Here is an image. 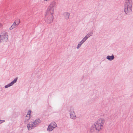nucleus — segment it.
Listing matches in <instances>:
<instances>
[{
    "mask_svg": "<svg viewBox=\"0 0 133 133\" xmlns=\"http://www.w3.org/2000/svg\"><path fill=\"white\" fill-rule=\"evenodd\" d=\"M105 121V120L104 119L100 118L98 119L91 127V131L92 132L96 130L98 132L101 130L103 127Z\"/></svg>",
    "mask_w": 133,
    "mask_h": 133,
    "instance_id": "obj_1",
    "label": "nucleus"
},
{
    "mask_svg": "<svg viewBox=\"0 0 133 133\" xmlns=\"http://www.w3.org/2000/svg\"><path fill=\"white\" fill-rule=\"evenodd\" d=\"M133 2L132 0H125L124 5V11L125 13L129 15L132 11Z\"/></svg>",
    "mask_w": 133,
    "mask_h": 133,
    "instance_id": "obj_2",
    "label": "nucleus"
},
{
    "mask_svg": "<svg viewBox=\"0 0 133 133\" xmlns=\"http://www.w3.org/2000/svg\"><path fill=\"white\" fill-rule=\"evenodd\" d=\"M41 122V120L38 119L29 122L27 124V127L29 130H30L39 125Z\"/></svg>",
    "mask_w": 133,
    "mask_h": 133,
    "instance_id": "obj_3",
    "label": "nucleus"
},
{
    "mask_svg": "<svg viewBox=\"0 0 133 133\" xmlns=\"http://www.w3.org/2000/svg\"><path fill=\"white\" fill-rule=\"evenodd\" d=\"M54 19V12L47 11L45 16V20L48 23H50L53 21Z\"/></svg>",
    "mask_w": 133,
    "mask_h": 133,
    "instance_id": "obj_4",
    "label": "nucleus"
},
{
    "mask_svg": "<svg viewBox=\"0 0 133 133\" xmlns=\"http://www.w3.org/2000/svg\"><path fill=\"white\" fill-rule=\"evenodd\" d=\"M8 40V36L7 33L5 31L2 32L1 34L0 41L1 42H7Z\"/></svg>",
    "mask_w": 133,
    "mask_h": 133,
    "instance_id": "obj_5",
    "label": "nucleus"
},
{
    "mask_svg": "<svg viewBox=\"0 0 133 133\" xmlns=\"http://www.w3.org/2000/svg\"><path fill=\"white\" fill-rule=\"evenodd\" d=\"M56 5V2L53 1L51 2L50 6L48 7L47 11L51 13L54 12V10Z\"/></svg>",
    "mask_w": 133,
    "mask_h": 133,
    "instance_id": "obj_6",
    "label": "nucleus"
},
{
    "mask_svg": "<svg viewBox=\"0 0 133 133\" xmlns=\"http://www.w3.org/2000/svg\"><path fill=\"white\" fill-rule=\"evenodd\" d=\"M57 126V124L55 122H52L48 125V127L47 129V130L48 131H51L53 130L54 129L56 128Z\"/></svg>",
    "mask_w": 133,
    "mask_h": 133,
    "instance_id": "obj_7",
    "label": "nucleus"
},
{
    "mask_svg": "<svg viewBox=\"0 0 133 133\" xmlns=\"http://www.w3.org/2000/svg\"><path fill=\"white\" fill-rule=\"evenodd\" d=\"M69 112L70 118L73 119H76V116L74 109L72 108H71L69 110Z\"/></svg>",
    "mask_w": 133,
    "mask_h": 133,
    "instance_id": "obj_8",
    "label": "nucleus"
},
{
    "mask_svg": "<svg viewBox=\"0 0 133 133\" xmlns=\"http://www.w3.org/2000/svg\"><path fill=\"white\" fill-rule=\"evenodd\" d=\"M31 112V111L30 110H29L27 114L25 117V122H27L30 118V116Z\"/></svg>",
    "mask_w": 133,
    "mask_h": 133,
    "instance_id": "obj_9",
    "label": "nucleus"
},
{
    "mask_svg": "<svg viewBox=\"0 0 133 133\" xmlns=\"http://www.w3.org/2000/svg\"><path fill=\"white\" fill-rule=\"evenodd\" d=\"M17 81V78H16L14 79L10 83L5 86V88H8L12 86L14 83H16Z\"/></svg>",
    "mask_w": 133,
    "mask_h": 133,
    "instance_id": "obj_10",
    "label": "nucleus"
},
{
    "mask_svg": "<svg viewBox=\"0 0 133 133\" xmlns=\"http://www.w3.org/2000/svg\"><path fill=\"white\" fill-rule=\"evenodd\" d=\"M63 15L65 19L68 20L69 18L70 13L68 12H65L63 13Z\"/></svg>",
    "mask_w": 133,
    "mask_h": 133,
    "instance_id": "obj_11",
    "label": "nucleus"
},
{
    "mask_svg": "<svg viewBox=\"0 0 133 133\" xmlns=\"http://www.w3.org/2000/svg\"><path fill=\"white\" fill-rule=\"evenodd\" d=\"M114 56L113 54L111 56H107L106 57L107 59L109 61H112L114 59Z\"/></svg>",
    "mask_w": 133,
    "mask_h": 133,
    "instance_id": "obj_12",
    "label": "nucleus"
},
{
    "mask_svg": "<svg viewBox=\"0 0 133 133\" xmlns=\"http://www.w3.org/2000/svg\"><path fill=\"white\" fill-rule=\"evenodd\" d=\"M16 21H15L13 23L12 25L9 28V30H11L13 29L14 28L16 27Z\"/></svg>",
    "mask_w": 133,
    "mask_h": 133,
    "instance_id": "obj_13",
    "label": "nucleus"
},
{
    "mask_svg": "<svg viewBox=\"0 0 133 133\" xmlns=\"http://www.w3.org/2000/svg\"><path fill=\"white\" fill-rule=\"evenodd\" d=\"M93 34V33L92 32H91L88 33V34L85 36L88 39V38L90 37V36H91Z\"/></svg>",
    "mask_w": 133,
    "mask_h": 133,
    "instance_id": "obj_14",
    "label": "nucleus"
},
{
    "mask_svg": "<svg viewBox=\"0 0 133 133\" xmlns=\"http://www.w3.org/2000/svg\"><path fill=\"white\" fill-rule=\"evenodd\" d=\"M87 39L88 38H87V37H86L85 36V37L83 38L82 39L81 41H82L83 43H84L86 41Z\"/></svg>",
    "mask_w": 133,
    "mask_h": 133,
    "instance_id": "obj_15",
    "label": "nucleus"
},
{
    "mask_svg": "<svg viewBox=\"0 0 133 133\" xmlns=\"http://www.w3.org/2000/svg\"><path fill=\"white\" fill-rule=\"evenodd\" d=\"M81 46V45L79 44L78 43L77 46V47H76L77 49H78Z\"/></svg>",
    "mask_w": 133,
    "mask_h": 133,
    "instance_id": "obj_16",
    "label": "nucleus"
},
{
    "mask_svg": "<svg viewBox=\"0 0 133 133\" xmlns=\"http://www.w3.org/2000/svg\"><path fill=\"white\" fill-rule=\"evenodd\" d=\"M3 24L0 23V28L3 27Z\"/></svg>",
    "mask_w": 133,
    "mask_h": 133,
    "instance_id": "obj_17",
    "label": "nucleus"
},
{
    "mask_svg": "<svg viewBox=\"0 0 133 133\" xmlns=\"http://www.w3.org/2000/svg\"><path fill=\"white\" fill-rule=\"evenodd\" d=\"M5 122V121L4 120H0V124L2 123V122Z\"/></svg>",
    "mask_w": 133,
    "mask_h": 133,
    "instance_id": "obj_18",
    "label": "nucleus"
},
{
    "mask_svg": "<svg viewBox=\"0 0 133 133\" xmlns=\"http://www.w3.org/2000/svg\"><path fill=\"white\" fill-rule=\"evenodd\" d=\"M83 43L82 41H81L79 43V44L81 45H82Z\"/></svg>",
    "mask_w": 133,
    "mask_h": 133,
    "instance_id": "obj_19",
    "label": "nucleus"
},
{
    "mask_svg": "<svg viewBox=\"0 0 133 133\" xmlns=\"http://www.w3.org/2000/svg\"><path fill=\"white\" fill-rule=\"evenodd\" d=\"M18 22H17V25L20 22V21L19 19L18 20Z\"/></svg>",
    "mask_w": 133,
    "mask_h": 133,
    "instance_id": "obj_20",
    "label": "nucleus"
}]
</instances>
